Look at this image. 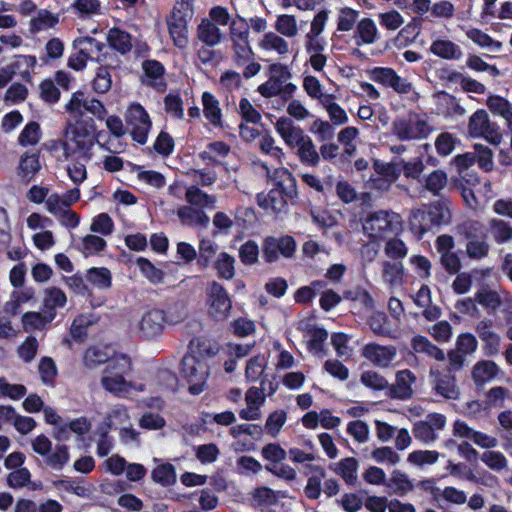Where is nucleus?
I'll list each match as a JSON object with an SVG mask.
<instances>
[{
	"label": "nucleus",
	"mask_w": 512,
	"mask_h": 512,
	"mask_svg": "<svg viewBox=\"0 0 512 512\" xmlns=\"http://www.w3.org/2000/svg\"><path fill=\"white\" fill-rule=\"evenodd\" d=\"M67 302L66 294L57 287H50L43 291V306L46 311H53L62 308Z\"/></svg>",
	"instance_id": "nucleus-47"
},
{
	"label": "nucleus",
	"mask_w": 512,
	"mask_h": 512,
	"mask_svg": "<svg viewBox=\"0 0 512 512\" xmlns=\"http://www.w3.org/2000/svg\"><path fill=\"white\" fill-rule=\"evenodd\" d=\"M380 38L376 23L371 18H362L358 21L355 32L356 44L371 45Z\"/></svg>",
	"instance_id": "nucleus-21"
},
{
	"label": "nucleus",
	"mask_w": 512,
	"mask_h": 512,
	"mask_svg": "<svg viewBox=\"0 0 512 512\" xmlns=\"http://www.w3.org/2000/svg\"><path fill=\"white\" fill-rule=\"evenodd\" d=\"M481 462L495 473H501L508 468V459L501 451L494 448L485 450L480 455Z\"/></svg>",
	"instance_id": "nucleus-36"
},
{
	"label": "nucleus",
	"mask_w": 512,
	"mask_h": 512,
	"mask_svg": "<svg viewBox=\"0 0 512 512\" xmlns=\"http://www.w3.org/2000/svg\"><path fill=\"white\" fill-rule=\"evenodd\" d=\"M142 67L144 70L142 83L152 87L156 91L163 92L166 89L164 66L156 60H146L143 62Z\"/></svg>",
	"instance_id": "nucleus-17"
},
{
	"label": "nucleus",
	"mask_w": 512,
	"mask_h": 512,
	"mask_svg": "<svg viewBox=\"0 0 512 512\" xmlns=\"http://www.w3.org/2000/svg\"><path fill=\"white\" fill-rule=\"evenodd\" d=\"M357 467V460L353 457H348L336 463L333 470L348 484H354L357 479Z\"/></svg>",
	"instance_id": "nucleus-50"
},
{
	"label": "nucleus",
	"mask_w": 512,
	"mask_h": 512,
	"mask_svg": "<svg viewBox=\"0 0 512 512\" xmlns=\"http://www.w3.org/2000/svg\"><path fill=\"white\" fill-rule=\"evenodd\" d=\"M53 311L27 312L22 317V325L25 331L42 330L55 319Z\"/></svg>",
	"instance_id": "nucleus-29"
},
{
	"label": "nucleus",
	"mask_w": 512,
	"mask_h": 512,
	"mask_svg": "<svg viewBox=\"0 0 512 512\" xmlns=\"http://www.w3.org/2000/svg\"><path fill=\"white\" fill-rule=\"evenodd\" d=\"M446 184L447 174L442 170H435L426 177L424 187L434 195H438Z\"/></svg>",
	"instance_id": "nucleus-60"
},
{
	"label": "nucleus",
	"mask_w": 512,
	"mask_h": 512,
	"mask_svg": "<svg viewBox=\"0 0 512 512\" xmlns=\"http://www.w3.org/2000/svg\"><path fill=\"white\" fill-rule=\"evenodd\" d=\"M374 169L377 174L384 176L391 184L399 178L402 171L400 162L383 163L375 161Z\"/></svg>",
	"instance_id": "nucleus-63"
},
{
	"label": "nucleus",
	"mask_w": 512,
	"mask_h": 512,
	"mask_svg": "<svg viewBox=\"0 0 512 512\" xmlns=\"http://www.w3.org/2000/svg\"><path fill=\"white\" fill-rule=\"evenodd\" d=\"M382 278L390 288L399 287L404 281V267L400 262L384 261L382 264Z\"/></svg>",
	"instance_id": "nucleus-32"
},
{
	"label": "nucleus",
	"mask_w": 512,
	"mask_h": 512,
	"mask_svg": "<svg viewBox=\"0 0 512 512\" xmlns=\"http://www.w3.org/2000/svg\"><path fill=\"white\" fill-rule=\"evenodd\" d=\"M491 233L498 244L509 241L512 238V228L502 220L492 219L490 221Z\"/></svg>",
	"instance_id": "nucleus-62"
},
{
	"label": "nucleus",
	"mask_w": 512,
	"mask_h": 512,
	"mask_svg": "<svg viewBox=\"0 0 512 512\" xmlns=\"http://www.w3.org/2000/svg\"><path fill=\"white\" fill-rule=\"evenodd\" d=\"M347 433L351 435L355 441L363 444L369 440L370 430L364 421L354 420L348 423Z\"/></svg>",
	"instance_id": "nucleus-64"
},
{
	"label": "nucleus",
	"mask_w": 512,
	"mask_h": 512,
	"mask_svg": "<svg viewBox=\"0 0 512 512\" xmlns=\"http://www.w3.org/2000/svg\"><path fill=\"white\" fill-rule=\"evenodd\" d=\"M275 32L285 38H295L299 34L297 19L292 14H280L274 23Z\"/></svg>",
	"instance_id": "nucleus-39"
},
{
	"label": "nucleus",
	"mask_w": 512,
	"mask_h": 512,
	"mask_svg": "<svg viewBox=\"0 0 512 512\" xmlns=\"http://www.w3.org/2000/svg\"><path fill=\"white\" fill-rule=\"evenodd\" d=\"M297 147V154L302 163L316 166L319 163L320 156L316 150V147L312 141V139L306 135L304 139L299 142Z\"/></svg>",
	"instance_id": "nucleus-44"
},
{
	"label": "nucleus",
	"mask_w": 512,
	"mask_h": 512,
	"mask_svg": "<svg viewBox=\"0 0 512 512\" xmlns=\"http://www.w3.org/2000/svg\"><path fill=\"white\" fill-rule=\"evenodd\" d=\"M446 426V417L440 413H430L422 421L413 426L414 437L424 444L433 443L438 439V434Z\"/></svg>",
	"instance_id": "nucleus-13"
},
{
	"label": "nucleus",
	"mask_w": 512,
	"mask_h": 512,
	"mask_svg": "<svg viewBox=\"0 0 512 512\" xmlns=\"http://www.w3.org/2000/svg\"><path fill=\"white\" fill-rule=\"evenodd\" d=\"M208 312L216 320L225 319L232 303L226 290L217 282H213L208 289Z\"/></svg>",
	"instance_id": "nucleus-14"
},
{
	"label": "nucleus",
	"mask_w": 512,
	"mask_h": 512,
	"mask_svg": "<svg viewBox=\"0 0 512 512\" xmlns=\"http://www.w3.org/2000/svg\"><path fill=\"white\" fill-rule=\"evenodd\" d=\"M360 12L350 7H342L337 14V30L340 32H349L358 23Z\"/></svg>",
	"instance_id": "nucleus-52"
},
{
	"label": "nucleus",
	"mask_w": 512,
	"mask_h": 512,
	"mask_svg": "<svg viewBox=\"0 0 512 512\" xmlns=\"http://www.w3.org/2000/svg\"><path fill=\"white\" fill-rule=\"evenodd\" d=\"M45 464L55 471H61L70 460L69 448L58 444L44 457Z\"/></svg>",
	"instance_id": "nucleus-35"
},
{
	"label": "nucleus",
	"mask_w": 512,
	"mask_h": 512,
	"mask_svg": "<svg viewBox=\"0 0 512 512\" xmlns=\"http://www.w3.org/2000/svg\"><path fill=\"white\" fill-rule=\"evenodd\" d=\"M214 267L220 278L230 280L235 275V258L226 252H221L215 259Z\"/></svg>",
	"instance_id": "nucleus-48"
},
{
	"label": "nucleus",
	"mask_w": 512,
	"mask_h": 512,
	"mask_svg": "<svg viewBox=\"0 0 512 512\" xmlns=\"http://www.w3.org/2000/svg\"><path fill=\"white\" fill-rule=\"evenodd\" d=\"M137 266L143 276H145L151 283L158 284L162 282L164 273L155 267L148 259L142 257L138 258Z\"/></svg>",
	"instance_id": "nucleus-61"
},
{
	"label": "nucleus",
	"mask_w": 512,
	"mask_h": 512,
	"mask_svg": "<svg viewBox=\"0 0 512 512\" xmlns=\"http://www.w3.org/2000/svg\"><path fill=\"white\" fill-rule=\"evenodd\" d=\"M316 474L309 477L304 492L309 499H318L321 494V481L325 477V471L321 467H316Z\"/></svg>",
	"instance_id": "nucleus-59"
},
{
	"label": "nucleus",
	"mask_w": 512,
	"mask_h": 512,
	"mask_svg": "<svg viewBox=\"0 0 512 512\" xmlns=\"http://www.w3.org/2000/svg\"><path fill=\"white\" fill-rule=\"evenodd\" d=\"M416 382V376L408 369L396 374V383L392 387V394L399 399H408L413 394L412 385Z\"/></svg>",
	"instance_id": "nucleus-24"
},
{
	"label": "nucleus",
	"mask_w": 512,
	"mask_h": 512,
	"mask_svg": "<svg viewBox=\"0 0 512 512\" xmlns=\"http://www.w3.org/2000/svg\"><path fill=\"white\" fill-rule=\"evenodd\" d=\"M58 23V17L47 10L38 11L37 15L30 21L32 32H39L53 28Z\"/></svg>",
	"instance_id": "nucleus-55"
},
{
	"label": "nucleus",
	"mask_w": 512,
	"mask_h": 512,
	"mask_svg": "<svg viewBox=\"0 0 512 512\" xmlns=\"http://www.w3.org/2000/svg\"><path fill=\"white\" fill-rule=\"evenodd\" d=\"M475 300L484 308L495 312L506 302H512V298L506 293L500 294L495 290L483 288L475 293Z\"/></svg>",
	"instance_id": "nucleus-22"
},
{
	"label": "nucleus",
	"mask_w": 512,
	"mask_h": 512,
	"mask_svg": "<svg viewBox=\"0 0 512 512\" xmlns=\"http://www.w3.org/2000/svg\"><path fill=\"white\" fill-rule=\"evenodd\" d=\"M438 101V113L448 118L461 117L466 111L460 105L458 100L447 94L443 93L439 96Z\"/></svg>",
	"instance_id": "nucleus-40"
},
{
	"label": "nucleus",
	"mask_w": 512,
	"mask_h": 512,
	"mask_svg": "<svg viewBox=\"0 0 512 512\" xmlns=\"http://www.w3.org/2000/svg\"><path fill=\"white\" fill-rule=\"evenodd\" d=\"M392 134L400 141H416L425 139L431 132V128L423 116L409 113L398 117L392 123Z\"/></svg>",
	"instance_id": "nucleus-4"
},
{
	"label": "nucleus",
	"mask_w": 512,
	"mask_h": 512,
	"mask_svg": "<svg viewBox=\"0 0 512 512\" xmlns=\"http://www.w3.org/2000/svg\"><path fill=\"white\" fill-rule=\"evenodd\" d=\"M165 324V312L160 309H151L141 315L134 329L140 337L152 339L162 334Z\"/></svg>",
	"instance_id": "nucleus-12"
},
{
	"label": "nucleus",
	"mask_w": 512,
	"mask_h": 512,
	"mask_svg": "<svg viewBox=\"0 0 512 512\" xmlns=\"http://www.w3.org/2000/svg\"><path fill=\"white\" fill-rule=\"evenodd\" d=\"M303 89L312 99H316L320 102V104L324 101L326 97H329L331 94L325 93L323 90V85L315 76H305L303 79Z\"/></svg>",
	"instance_id": "nucleus-57"
},
{
	"label": "nucleus",
	"mask_w": 512,
	"mask_h": 512,
	"mask_svg": "<svg viewBox=\"0 0 512 512\" xmlns=\"http://www.w3.org/2000/svg\"><path fill=\"white\" fill-rule=\"evenodd\" d=\"M73 46L79 49L89 60H100L104 44L90 36H82L74 40Z\"/></svg>",
	"instance_id": "nucleus-33"
},
{
	"label": "nucleus",
	"mask_w": 512,
	"mask_h": 512,
	"mask_svg": "<svg viewBox=\"0 0 512 512\" xmlns=\"http://www.w3.org/2000/svg\"><path fill=\"white\" fill-rule=\"evenodd\" d=\"M432 390L439 396L456 400L460 396V389L456 385L455 376L440 365H433L429 371Z\"/></svg>",
	"instance_id": "nucleus-10"
},
{
	"label": "nucleus",
	"mask_w": 512,
	"mask_h": 512,
	"mask_svg": "<svg viewBox=\"0 0 512 512\" xmlns=\"http://www.w3.org/2000/svg\"><path fill=\"white\" fill-rule=\"evenodd\" d=\"M177 216L184 225L207 226L209 217L206 213L192 205H183L177 209Z\"/></svg>",
	"instance_id": "nucleus-30"
},
{
	"label": "nucleus",
	"mask_w": 512,
	"mask_h": 512,
	"mask_svg": "<svg viewBox=\"0 0 512 512\" xmlns=\"http://www.w3.org/2000/svg\"><path fill=\"white\" fill-rule=\"evenodd\" d=\"M170 37L175 46L185 49L188 46V21L184 18L170 17L167 20Z\"/></svg>",
	"instance_id": "nucleus-26"
},
{
	"label": "nucleus",
	"mask_w": 512,
	"mask_h": 512,
	"mask_svg": "<svg viewBox=\"0 0 512 512\" xmlns=\"http://www.w3.org/2000/svg\"><path fill=\"white\" fill-rule=\"evenodd\" d=\"M275 129L289 147H296L306 136L288 117L279 118L275 123Z\"/></svg>",
	"instance_id": "nucleus-19"
},
{
	"label": "nucleus",
	"mask_w": 512,
	"mask_h": 512,
	"mask_svg": "<svg viewBox=\"0 0 512 512\" xmlns=\"http://www.w3.org/2000/svg\"><path fill=\"white\" fill-rule=\"evenodd\" d=\"M125 120L131 128L133 140L145 144L152 128L151 118L145 108L139 103H131L125 113Z\"/></svg>",
	"instance_id": "nucleus-8"
},
{
	"label": "nucleus",
	"mask_w": 512,
	"mask_h": 512,
	"mask_svg": "<svg viewBox=\"0 0 512 512\" xmlns=\"http://www.w3.org/2000/svg\"><path fill=\"white\" fill-rule=\"evenodd\" d=\"M468 134L472 138H483L493 145H499L502 141L497 124L490 121L484 109H479L470 116Z\"/></svg>",
	"instance_id": "nucleus-7"
},
{
	"label": "nucleus",
	"mask_w": 512,
	"mask_h": 512,
	"mask_svg": "<svg viewBox=\"0 0 512 512\" xmlns=\"http://www.w3.org/2000/svg\"><path fill=\"white\" fill-rule=\"evenodd\" d=\"M27 392L22 384H11L4 377H0V399L8 398L11 400L21 399Z\"/></svg>",
	"instance_id": "nucleus-58"
},
{
	"label": "nucleus",
	"mask_w": 512,
	"mask_h": 512,
	"mask_svg": "<svg viewBox=\"0 0 512 512\" xmlns=\"http://www.w3.org/2000/svg\"><path fill=\"white\" fill-rule=\"evenodd\" d=\"M439 457L440 453L435 450H415L408 454L407 461L414 466L424 467L435 464Z\"/></svg>",
	"instance_id": "nucleus-54"
},
{
	"label": "nucleus",
	"mask_w": 512,
	"mask_h": 512,
	"mask_svg": "<svg viewBox=\"0 0 512 512\" xmlns=\"http://www.w3.org/2000/svg\"><path fill=\"white\" fill-rule=\"evenodd\" d=\"M196 35L200 42L210 47L217 46L222 40L220 29L210 19L201 21L197 27Z\"/></svg>",
	"instance_id": "nucleus-27"
},
{
	"label": "nucleus",
	"mask_w": 512,
	"mask_h": 512,
	"mask_svg": "<svg viewBox=\"0 0 512 512\" xmlns=\"http://www.w3.org/2000/svg\"><path fill=\"white\" fill-rule=\"evenodd\" d=\"M334 99L335 96L332 94L329 97H326L321 105L328 113L331 124L341 126L346 124L349 118L346 111L337 104Z\"/></svg>",
	"instance_id": "nucleus-45"
},
{
	"label": "nucleus",
	"mask_w": 512,
	"mask_h": 512,
	"mask_svg": "<svg viewBox=\"0 0 512 512\" xmlns=\"http://www.w3.org/2000/svg\"><path fill=\"white\" fill-rule=\"evenodd\" d=\"M362 355L375 366L388 368L397 357V349L393 345L368 343L363 347Z\"/></svg>",
	"instance_id": "nucleus-15"
},
{
	"label": "nucleus",
	"mask_w": 512,
	"mask_h": 512,
	"mask_svg": "<svg viewBox=\"0 0 512 512\" xmlns=\"http://www.w3.org/2000/svg\"><path fill=\"white\" fill-rule=\"evenodd\" d=\"M369 327L374 334L378 336L389 337L392 339L396 338V335L392 332L389 324V320L385 313L376 312L369 318Z\"/></svg>",
	"instance_id": "nucleus-51"
},
{
	"label": "nucleus",
	"mask_w": 512,
	"mask_h": 512,
	"mask_svg": "<svg viewBox=\"0 0 512 512\" xmlns=\"http://www.w3.org/2000/svg\"><path fill=\"white\" fill-rule=\"evenodd\" d=\"M262 251L264 259L269 263L278 261L280 256L291 258L296 251V241L289 235L269 236L263 241Z\"/></svg>",
	"instance_id": "nucleus-11"
},
{
	"label": "nucleus",
	"mask_w": 512,
	"mask_h": 512,
	"mask_svg": "<svg viewBox=\"0 0 512 512\" xmlns=\"http://www.w3.org/2000/svg\"><path fill=\"white\" fill-rule=\"evenodd\" d=\"M258 204L268 212L279 213L286 207L284 187H276L268 193H260L257 196Z\"/></svg>",
	"instance_id": "nucleus-20"
},
{
	"label": "nucleus",
	"mask_w": 512,
	"mask_h": 512,
	"mask_svg": "<svg viewBox=\"0 0 512 512\" xmlns=\"http://www.w3.org/2000/svg\"><path fill=\"white\" fill-rule=\"evenodd\" d=\"M202 105H203V113L205 118L215 127H219L222 124V111L220 108V103L216 99V97L205 91L202 94Z\"/></svg>",
	"instance_id": "nucleus-31"
},
{
	"label": "nucleus",
	"mask_w": 512,
	"mask_h": 512,
	"mask_svg": "<svg viewBox=\"0 0 512 512\" xmlns=\"http://www.w3.org/2000/svg\"><path fill=\"white\" fill-rule=\"evenodd\" d=\"M430 51L434 55L447 60L458 59L462 54L458 45L446 39L434 40L430 46Z\"/></svg>",
	"instance_id": "nucleus-38"
},
{
	"label": "nucleus",
	"mask_w": 512,
	"mask_h": 512,
	"mask_svg": "<svg viewBox=\"0 0 512 512\" xmlns=\"http://www.w3.org/2000/svg\"><path fill=\"white\" fill-rule=\"evenodd\" d=\"M409 225L411 231L418 237H422L434 226L429 215L428 207L414 209L409 216Z\"/></svg>",
	"instance_id": "nucleus-25"
},
{
	"label": "nucleus",
	"mask_w": 512,
	"mask_h": 512,
	"mask_svg": "<svg viewBox=\"0 0 512 512\" xmlns=\"http://www.w3.org/2000/svg\"><path fill=\"white\" fill-rule=\"evenodd\" d=\"M501 372L498 365L490 360L477 362L472 369V379L477 386L491 382Z\"/></svg>",
	"instance_id": "nucleus-23"
},
{
	"label": "nucleus",
	"mask_w": 512,
	"mask_h": 512,
	"mask_svg": "<svg viewBox=\"0 0 512 512\" xmlns=\"http://www.w3.org/2000/svg\"><path fill=\"white\" fill-rule=\"evenodd\" d=\"M475 330L483 343V350L487 356H496L500 353L501 336L494 331L491 319L479 321Z\"/></svg>",
	"instance_id": "nucleus-16"
},
{
	"label": "nucleus",
	"mask_w": 512,
	"mask_h": 512,
	"mask_svg": "<svg viewBox=\"0 0 512 512\" xmlns=\"http://www.w3.org/2000/svg\"><path fill=\"white\" fill-rule=\"evenodd\" d=\"M86 281L98 289H108L112 284L111 273L104 267H93L87 271Z\"/></svg>",
	"instance_id": "nucleus-49"
},
{
	"label": "nucleus",
	"mask_w": 512,
	"mask_h": 512,
	"mask_svg": "<svg viewBox=\"0 0 512 512\" xmlns=\"http://www.w3.org/2000/svg\"><path fill=\"white\" fill-rule=\"evenodd\" d=\"M67 149L77 152L84 161L88 162L92 153L91 150L96 144L95 127L93 121H81L71 125L68 130Z\"/></svg>",
	"instance_id": "nucleus-3"
},
{
	"label": "nucleus",
	"mask_w": 512,
	"mask_h": 512,
	"mask_svg": "<svg viewBox=\"0 0 512 512\" xmlns=\"http://www.w3.org/2000/svg\"><path fill=\"white\" fill-rule=\"evenodd\" d=\"M107 41L113 49L126 54L132 49V40L129 33L119 28H112L107 34Z\"/></svg>",
	"instance_id": "nucleus-41"
},
{
	"label": "nucleus",
	"mask_w": 512,
	"mask_h": 512,
	"mask_svg": "<svg viewBox=\"0 0 512 512\" xmlns=\"http://www.w3.org/2000/svg\"><path fill=\"white\" fill-rule=\"evenodd\" d=\"M363 231L370 238L381 240L391 235H397L402 230V219L392 211H375L369 213L362 224Z\"/></svg>",
	"instance_id": "nucleus-2"
},
{
	"label": "nucleus",
	"mask_w": 512,
	"mask_h": 512,
	"mask_svg": "<svg viewBox=\"0 0 512 512\" xmlns=\"http://www.w3.org/2000/svg\"><path fill=\"white\" fill-rule=\"evenodd\" d=\"M131 360L127 356H119L108 363L101 377L103 388L117 396L128 397L134 392L146 391L143 383H134L126 380L131 371Z\"/></svg>",
	"instance_id": "nucleus-1"
},
{
	"label": "nucleus",
	"mask_w": 512,
	"mask_h": 512,
	"mask_svg": "<svg viewBox=\"0 0 512 512\" xmlns=\"http://www.w3.org/2000/svg\"><path fill=\"white\" fill-rule=\"evenodd\" d=\"M270 77L268 80L258 86L257 91L265 98H272L280 94H292L296 90V85L288 82L291 73L286 66L275 63L269 68Z\"/></svg>",
	"instance_id": "nucleus-6"
},
{
	"label": "nucleus",
	"mask_w": 512,
	"mask_h": 512,
	"mask_svg": "<svg viewBox=\"0 0 512 512\" xmlns=\"http://www.w3.org/2000/svg\"><path fill=\"white\" fill-rule=\"evenodd\" d=\"M40 168L38 154L24 153L20 157L18 174L27 181H30L39 172Z\"/></svg>",
	"instance_id": "nucleus-43"
},
{
	"label": "nucleus",
	"mask_w": 512,
	"mask_h": 512,
	"mask_svg": "<svg viewBox=\"0 0 512 512\" xmlns=\"http://www.w3.org/2000/svg\"><path fill=\"white\" fill-rule=\"evenodd\" d=\"M387 486L393 491V493L399 496H404L413 490V483L409 479L408 475L399 470H394L391 473Z\"/></svg>",
	"instance_id": "nucleus-46"
},
{
	"label": "nucleus",
	"mask_w": 512,
	"mask_h": 512,
	"mask_svg": "<svg viewBox=\"0 0 512 512\" xmlns=\"http://www.w3.org/2000/svg\"><path fill=\"white\" fill-rule=\"evenodd\" d=\"M267 359L263 355L252 357L246 365L245 376L248 381H257L267 367Z\"/></svg>",
	"instance_id": "nucleus-56"
},
{
	"label": "nucleus",
	"mask_w": 512,
	"mask_h": 512,
	"mask_svg": "<svg viewBox=\"0 0 512 512\" xmlns=\"http://www.w3.org/2000/svg\"><path fill=\"white\" fill-rule=\"evenodd\" d=\"M258 47L264 52H274L280 57H285L291 51L290 45L285 37L273 31H268L263 34L258 42Z\"/></svg>",
	"instance_id": "nucleus-18"
},
{
	"label": "nucleus",
	"mask_w": 512,
	"mask_h": 512,
	"mask_svg": "<svg viewBox=\"0 0 512 512\" xmlns=\"http://www.w3.org/2000/svg\"><path fill=\"white\" fill-rule=\"evenodd\" d=\"M466 36L476 45L490 52H499L502 49V43L492 39L488 34L480 29L472 28L466 31Z\"/></svg>",
	"instance_id": "nucleus-42"
},
{
	"label": "nucleus",
	"mask_w": 512,
	"mask_h": 512,
	"mask_svg": "<svg viewBox=\"0 0 512 512\" xmlns=\"http://www.w3.org/2000/svg\"><path fill=\"white\" fill-rule=\"evenodd\" d=\"M249 29L245 24L237 25L233 21L230 25V41L232 46V59L237 66H243L254 57L249 42Z\"/></svg>",
	"instance_id": "nucleus-9"
},
{
	"label": "nucleus",
	"mask_w": 512,
	"mask_h": 512,
	"mask_svg": "<svg viewBox=\"0 0 512 512\" xmlns=\"http://www.w3.org/2000/svg\"><path fill=\"white\" fill-rule=\"evenodd\" d=\"M411 347L416 353L425 354L437 361H444L445 354L437 346L432 344L426 337L416 335L411 340Z\"/></svg>",
	"instance_id": "nucleus-37"
},
{
	"label": "nucleus",
	"mask_w": 512,
	"mask_h": 512,
	"mask_svg": "<svg viewBox=\"0 0 512 512\" xmlns=\"http://www.w3.org/2000/svg\"><path fill=\"white\" fill-rule=\"evenodd\" d=\"M185 199L190 205L201 210L215 208L217 202L216 196L207 194L196 185H190L185 189Z\"/></svg>",
	"instance_id": "nucleus-28"
},
{
	"label": "nucleus",
	"mask_w": 512,
	"mask_h": 512,
	"mask_svg": "<svg viewBox=\"0 0 512 512\" xmlns=\"http://www.w3.org/2000/svg\"><path fill=\"white\" fill-rule=\"evenodd\" d=\"M182 378L188 384L190 393L198 395L204 391L208 377L207 363L192 353L186 354L181 363Z\"/></svg>",
	"instance_id": "nucleus-5"
},
{
	"label": "nucleus",
	"mask_w": 512,
	"mask_h": 512,
	"mask_svg": "<svg viewBox=\"0 0 512 512\" xmlns=\"http://www.w3.org/2000/svg\"><path fill=\"white\" fill-rule=\"evenodd\" d=\"M486 105L489 110L500 117H502L509 127H512V103L507 99L498 96L491 95L486 101Z\"/></svg>",
	"instance_id": "nucleus-34"
},
{
	"label": "nucleus",
	"mask_w": 512,
	"mask_h": 512,
	"mask_svg": "<svg viewBox=\"0 0 512 512\" xmlns=\"http://www.w3.org/2000/svg\"><path fill=\"white\" fill-rule=\"evenodd\" d=\"M37 59L32 55H17L10 64L15 74L20 75L23 79L30 78L31 71L35 68Z\"/></svg>",
	"instance_id": "nucleus-53"
}]
</instances>
